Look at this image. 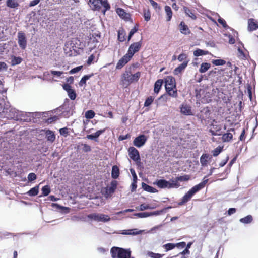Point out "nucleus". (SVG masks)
Returning a JSON list of instances; mask_svg holds the SVG:
<instances>
[{
    "label": "nucleus",
    "mask_w": 258,
    "mask_h": 258,
    "mask_svg": "<svg viewBox=\"0 0 258 258\" xmlns=\"http://www.w3.org/2000/svg\"><path fill=\"white\" fill-rule=\"evenodd\" d=\"M0 113H5L6 117L9 119L28 122L31 121V118L34 117L33 113L20 111L15 108L8 109L2 107L0 108Z\"/></svg>",
    "instance_id": "nucleus-1"
},
{
    "label": "nucleus",
    "mask_w": 258,
    "mask_h": 258,
    "mask_svg": "<svg viewBox=\"0 0 258 258\" xmlns=\"http://www.w3.org/2000/svg\"><path fill=\"white\" fill-rule=\"evenodd\" d=\"M207 176H205L201 182L195 185L190 189L181 198L180 201L178 203L179 206H182L188 202L191 198L198 192L203 189L209 181L207 179Z\"/></svg>",
    "instance_id": "nucleus-2"
},
{
    "label": "nucleus",
    "mask_w": 258,
    "mask_h": 258,
    "mask_svg": "<svg viewBox=\"0 0 258 258\" xmlns=\"http://www.w3.org/2000/svg\"><path fill=\"white\" fill-rule=\"evenodd\" d=\"M75 104L73 102L70 101L69 99L66 98L64 100L63 104L54 110V113L58 114V112H60L59 115L64 118H69L70 116L73 115L75 112Z\"/></svg>",
    "instance_id": "nucleus-3"
},
{
    "label": "nucleus",
    "mask_w": 258,
    "mask_h": 258,
    "mask_svg": "<svg viewBox=\"0 0 258 258\" xmlns=\"http://www.w3.org/2000/svg\"><path fill=\"white\" fill-rule=\"evenodd\" d=\"M88 4L91 10L94 11H101L103 15L111 8L108 0H88Z\"/></svg>",
    "instance_id": "nucleus-4"
},
{
    "label": "nucleus",
    "mask_w": 258,
    "mask_h": 258,
    "mask_svg": "<svg viewBox=\"0 0 258 258\" xmlns=\"http://www.w3.org/2000/svg\"><path fill=\"white\" fill-rule=\"evenodd\" d=\"M142 46V41L132 43L129 47L127 53L122 57L117 64H125L132 58L134 54L138 52Z\"/></svg>",
    "instance_id": "nucleus-5"
},
{
    "label": "nucleus",
    "mask_w": 258,
    "mask_h": 258,
    "mask_svg": "<svg viewBox=\"0 0 258 258\" xmlns=\"http://www.w3.org/2000/svg\"><path fill=\"white\" fill-rule=\"evenodd\" d=\"M77 40L73 39L67 41L64 47V51L68 56H75L80 54L82 49L77 46Z\"/></svg>",
    "instance_id": "nucleus-6"
},
{
    "label": "nucleus",
    "mask_w": 258,
    "mask_h": 258,
    "mask_svg": "<svg viewBox=\"0 0 258 258\" xmlns=\"http://www.w3.org/2000/svg\"><path fill=\"white\" fill-rule=\"evenodd\" d=\"M110 253L112 258H134L132 257L130 249L113 246L110 249Z\"/></svg>",
    "instance_id": "nucleus-7"
},
{
    "label": "nucleus",
    "mask_w": 258,
    "mask_h": 258,
    "mask_svg": "<svg viewBox=\"0 0 258 258\" xmlns=\"http://www.w3.org/2000/svg\"><path fill=\"white\" fill-rule=\"evenodd\" d=\"M154 184L157 185L160 188H167L168 189H171L173 188H178L177 182L173 181V179H170L169 181L164 179H157L154 182Z\"/></svg>",
    "instance_id": "nucleus-8"
},
{
    "label": "nucleus",
    "mask_w": 258,
    "mask_h": 258,
    "mask_svg": "<svg viewBox=\"0 0 258 258\" xmlns=\"http://www.w3.org/2000/svg\"><path fill=\"white\" fill-rule=\"evenodd\" d=\"M136 66H130L128 68H126L125 72L121 76L120 84L124 88H127L131 84V70L132 67H134Z\"/></svg>",
    "instance_id": "nucleus-9"
},
{
    "label": "nucleus",
    "mask_w": 258,
    "mask_h": 258,
    "mask_svg": "<svg viewBox=\"0 0 258 258\" xmlns=\"http://www.w3.org/2000/svg\"><path fill=\"white\" fill-rule=\"evenodd\" d=\"M88 218L97 222H107L110 220L108 215L101 213H91L87 215Z\"/></svg>",
    "instance_id": "nucleus-10"
},
{
    "label": "nucleus",
    "mask_w": 258,
    "mask_h": 258,
    "mask_svg": "<svg viewBox=\"0 0 258 258\" xmlns=\"http://www.w3.org/2000/svg\"><path fill=\"white\" fill-rule=\"evenodd\" d=\"M128 153L130 158L138 165L141 163L139 152L136 148L133 146L130 147L128 148Z\"/></svg>",
    "instance_id": "nucleus-11"
},
{
    "label": "nucleus",
    "mask_w": 258,
    "mask_h": 258,
    "mask_svg": "<svg viewBox=\"0 0 258 258\" xmlns=\"http://www.w3.org/2000/svg\"><path fill=\"white\" fill-rule=\"evenodd\" d=\"M147 137L144 134H140L133 141V144L137 148L143 147L147 141Z\"/></svg>",
    "instance_id": "nucleus-12"
},
{
    "label": "nucleus",
    "mask_w": 258,
    "mask_h": 258,
    "mask_svg": "<svg viewBox=\"0 0 258 258\" xmlns=\"http://www.w3.org/2000/svg\"><path fill=\"white\" fill-rule=\"evenodd\" d=\"M18 43L21 49H25L26 48L27 41L25 33L22 31L18 33Z\"/></svg>",
    "instance_id": "nucleus-13"
},
{
    "label": "nucleus",
    "mask_w": 258,
    "mask_h": 258,
    "mask_svg": "<svg viewBox=\"0 0 258 258\" xmlns=\"http://www.w3.org/2000/svg\"><path fill=\"white\" fill-rule=\"evenodd\" d=\"M145 231L144 230H138L137 228L125 229L120 231L119 234L122 235H128L135 236L139 234H142Z\"/></svg>",
    "instance_id": "nucleus-14"
},
{
    "label": "nucleus",
    "mask_w": 258,
    "mask_h": 258,
    "mask_svg": "<svg viewBox=\"0 0 258 258\" xmlns=\"http://www.w3.org/2000/svg\"><path fill=\"white\" fill-rule=\"evenodd\" d=\"M105 131V129H101L97 130L95 133L87 135L86 138L89 140L94 141L98 142L99 136L103 134Z\"/></svg>",
    "instance_id": "nucleus-15"
},
{
    "label": "nucleus",
    "mask_w": 258,
    "mask_h": 258,
    "mask_svg": "<svg viewBox=\"0 0 258 258\" xmlns=\"http://www.w3.org/2000/svg\"><path fill=\"white\" fill-rule=\"evenodd\" d=\"M116 13L118 16L125 21H128L131 19V15L129 13H126L125 10L121 8L116 9Z\"/></svg>",
    "instance_id": "nucleus-16"
},
{
    "label": "nucleus",
    "mask_w": 258,
    "mask_h": 258,
    "mask_svg": "<svg viewBox=\"0 0 258 258\" xmlns=\"http://www.w3.org/2000/svg\"><path fill=\"white\" fill-rule=\"evenodd\" d=\"M48 146L46 145L45 142H42L41 144H39L37 147V151L42 154V156L46 157V154L45 153L47 152L48 150Z\"/></svg>",
    "instance_id": "nucleus-17"
},
{
    "label": "nucleus",
    "mask_w": 258,
    "mask_h": 258,
    "mask_svg": "<svg viewBox=\"0 0 258 258\" xmlns=\"http://www.w3.org/2000/svg\"><path fill=\"white\" fill-rule=\"evenodd\" d=\"M43 131L45 132L47 141L50 142V143H53L55 141L56 137L54 132L49 129L44 130H43Z\"/></svg>",
    "instance_id": "nucleus-18"
},
{
    "label": "nucleus",
    "mask_w": 258,
    "mask_h": 258,
    "mask_svg": "<svg viewBox=\"0 0 258 258\" xmlns=\"http://www.w3.org/2000/svg\"><path fill=\"white\" fill-rule=\"evenodd\" d=\"M180 112L185 115H192L191 107L187 104H182L180 106Z\"/></svg>",
    "instance_id": "nucleus-19"
},
{
    "label": "nucleus",
    "mask_w": 258,
    "mask_h": 258,
    "mask_svg": "<svg viewBox=\"0 0 258 258\" xmlns=\"http://www.w3.org/2000/svg\"><path fill=\"white\" fill-rule=\"evenodd\" d=\"M165 88L167 94L173 97H177L178 93L176 87L172 86H167L165 85Z\"/></svg>",
    "instance_id": "nucleus-20"
},
{
    "label": "nucleus",
    "mask_w": 258,
    "mask_h": 258,
    "mask_svg": "<svg viewBox=\"0 0 258 258\" xmlns=\"http://www.w3.org/2000/svg\"><path fill=\"white\" fill-rule=\"evenodd\" d=\"M238 69V67L236 65L234 66H228V67L226 68L223 71L224 72L223 73L224 75L225 73H228L229 72L230 74H228L227 76L229 77H232V75L236 74V70Z\"/></svg>",
    "instance_id": "nucleus-21"
},
{
    "label": "nucleus",
    "mask_w": 258,
    "mask_h": 258,
    "mask_svg": "<svg viewBox=\"0 0 258 258\" xmlns=\"http://www.w3.org/2000/svg\"><path fill=\"white\" fill-rule=\"evenodd\" d=\"M142 188L144 191L150 193H156L158 190L152 186L149 185L145 182L142 183Z\"/></svg>",
    "instance_id": "nucleus-22"
},
{
    "label": "nucleus",
    "mask_w": 258,
    "mask_h": 258,
    "mask_svg": "<svg viewBox=\"0 0 258 258\" xmlns=\"http://www.w3.org/2000/svg\"><path fill=\"white\" fill-rule=\"evenodd\" d=\"M190 178V176L189 175L184 174L181 176H178L176 177V178L173 180V181H175L177 182V184L178 185V188L180 186V184L178 183V181H187Z\"/></svg>",
    "instance_id": "nucleus-23"
},
{
    "label": "nucleus",
    "mask_w": 258,
    "mask_h": 258,
    "mask_svg": "<svg viewBox=\"0 0 258 258\" xmlns=\"http://www.w3.org/2000/svg\"><path fill=\"white\" fill-rule=\"evenodd\" d=\"M164 83L162 79H158L154 83V91L155 93L157 94L160 91L162 86Z\"/></svg>",
    "instance_id": "nucleus-24"
},
{
    "label": "nucleus",
    "mask_w": 258,
    "mask_h": 258,
    "mask_svg": "<svg viewBox=\"0 0 258 258\" xmlns=\"http://www.w3.org/2000/svg\"><path fill=\"white\" fill-rule=\"evenodd\" d=\"M120 175V170L119 167L117 165H113L111 170V177L116 179L118 178Z\"/></svg>",
    "instance_id": "nucleus-25"
},
{
    "label": "nucleus",
    "mask_w": 258,
    "mask_h": 258,
    "mask_svg": "<svg viewBox=\"0 0 258 258\" xmlns=\"http://www.w3.org/2000/svg\"><path fill=\"white\" fill-rule=\"evenodd\" d=\"M164 82L165 83V85H166L167 86L176 87L175 78L172 76H168L165 79V81Z\"/></svg>",
    "instance_id": "nucleus-26"
},
{
    "label": "nucleus",
    "mask_w": 258,
    "mask_h": 258,
    "mask_svg": "<svg viewBox=\"0 0 258 258\" xmlns=\"http://www.w3.org/2000/svg\"><path fill=\"white\" fill-rule=\"evenodd\" d=\"M213 15H216V16H217L218 17V22L222 25V26L225 28V29H229L230 30H231V31H233L234 30L231 28L230 27H229V26H228L226 24V22L225 21V20L221 18L220 16H219V15L217 13H214Z\"/></svg>",
    "instance_id": "nucleus-27"
},
{
    "label": "nucleus",
    "mask_w": 258,
    "mask_h": 258,
    "mask_svg": "<svg viewBox=\"0 0 258 258\" xmlns=\"http://www.w3.org/2000/svg\"><path fill=\"white\" fill-rule=\"evenodd\" d=\"M94 76L93 73H91L90 74L85 75H84L81 79L80 80V82H79V85L80 87H82L84 85H86V81L88 80L90 78H91L92 77Z\"/></svg>",
    "instance_id": "nucleus-28"
},
{
    "label": "nucleus",
    "mask_w": 258,
    "mask_h": 258,
    "mask_svg": "<svg viewBox=\"0 0 258 258\" xmlns=\"http://www.w3.org/2000/svg\"><path fill=\"white\" fill-rule=\"evenodd\" d=\"M39 185H37L31 188L29 191L26 192V194L30 197H34L37 196L39 193Z\"/></svg>",
    "instance_id": "nucleus-29"
},
{
    "label": "nucleus",
    "mask_w": 258,
    "mask_h": 258,
    "mask_svg": "<svg viewBox=\"0 0 258 258\" xmlns=\"http://www.w3.org/2000/svg\"><path fill=\"white\" fill-rule=\"evenodd\" d=\"M180 32L183 34L186 35L189 34L190 31L188 26L185 25L184 22L182 21L180 22Z\"/></svg>",
    "instance_id": "nucleus-30"
},
{
    "label": "nucleus",
    "mask_w": 258,
    "mask_h": 258,
    "mask_svg": "<svg viewBox=\"0 0 258 258\" xmlns=\"http://www.w3.org/2000/svg\"><path fill=\"white\" fill-rule=\"evenodd\" d=\"M102 194L106 198L110 197L115 192V191L111 188L110 187H106L102 191Z\"/></svg>",
    "instance_id": "nucleus-31"
},
{
    "label": "nucleus",
    "mask_w": 258,
    "mask_h": 258,
    "mask_svg": "<svg viewBox=\"0 0 258 258\" xmlns=\"http://www.w3.org/2000/svg\"><path fill=\"white\" fill-rule=\"evenodd\" d=\"M164 9L166 13V21H170L172 17V11L171 8L168 6H165Z\"/></svg>",
    "instance_id": "nucleus-32"
},
{
    "label": "nucleus",
    "mask_w": 258,
    "mask_h": 258,
    "mask_svg": "<svg viewBox=\"0 0 258 258\" xmlns=\"http://www.w3.org/2000/svg\"><path fill=\"white\" fill-rule=\"evenodd\" d=\"M248 28L249 31H254L258 28V25L256 22H254L253 19H250L248 20Z\"/></svg>",
    "instance_id": "nucleus-33"
},
{
    "label": "nucleus",
    "mask_w": 258,
    "mask_h": 258,
    "mask_svg": "<svg viewBox=\"0 0 258 258\" xmlns=\"http://www.w3.org/2000/svg\"><path fill=\"white\" fill-rule=\"evenodd\" d=\"M42 195L39 197H46L51 192L50 187L49 185H46L43 186L41 188Z\"/></svg>",
    "instance_id": "nucleus-34"
},
{
    "label": "nucleus",
    "mask_w": 258,
    "mask_h": 258,
    "mask_svg": "<svg viewBox=\"0 0 258 258\" xmlns=\"http://www.w3.org/2000/svg\"><path fill=\"white\" fill-rule=\"evenodd\" d=\"M209 156L207 154H203L200 157V163L203 167L207 166L208 163V159Z\"/></svg>",
    "instance_id": "nucleus-35"
},
{
    "label": "nucleus",
    "mask_w": 258,
    "mask_h": 258,
    "mask_svg": "<svg viewBox=\"0 0 258 258\" xmlns=\"http://www.w3.org/2000/svg\"><path fill=\"white\" fill-rule=\"evenodd\" d=\"M183 10L187 16L191 18L192 20H195L197 18L195 14L190 10L188 8L184 6Z\"/></svg>",
    "instance_id": "nucleus-36"
},
{
    "label": "nucleus",
    "mask_w": 258,
    "mask_h": 258,
    "mask_svg": "<svg viewBox=\"0 0 258 258\" xmlns=\"http://www.w3.org/2000/svg\"><path fill=\"white\" fill-rule=\"evenodd\" d=\"M11 64H19L22 61V58L20 56H15L14 55L11 57Z\"/></svg>",
    "instance_id": "nucleus-37"
},
{
    "label": "nucleus",
    "mask_w": 258,
    "mask_h": 258,
    "mask_svg": "<svg viewBox=\"0 0 258 258\" xmlns=\"http://www.w3.org/2000/svg\"><path fill=\"white\" fill-rule=\"evenodd\" d=\"M141 76V73L137 72L136 73L132 74V71H131V82L132 84L134 82H137Z\"/></svg>",
    "instance_id": "nucleus-38"
},
{
    "label": "nucleus",
    "mask_w": 258,
    "mask_h": 258,
    "mask_svg": "<svg viewBox=\"0 0 258 258\" xmlns=\"http://www.w3.org/2000/svg\"><path fill=\"white\" fill-rule=\"evenodd\" d=\"M253 220V217L251 215H248L243 218L240 219L239 221L243 224H249Z\"/></svg>",
    "instance_id": "nucleus-39"
},
{
    "label": "nucleus",
    "mask_w": 258,
    "mask_h": 258,
    "mask_svg": "<svg viewBox=\"0 0 258 258\" xmlns=\"http://www.w3.org/2000/svg\"><path fill=\"white\" fill-rule=\"evenodd\" d=\"M222 138L224 142H228L232 139L233 135L230 133H224L222 135Z\"/></svg>",
    "instance_id": "nucleus-40"
},
{
    "label": "nucleus",
    "mask_w": 258,
    "mask_h": 258,
    "mask_svg": "<svg viewBox=\"0 0 258 258\" xmlns=\"http://www.w3.org/2000/svg\"><path fill=\"white\" fill-rule=\"evenodd\" d=\"M19 6L18 3L15 0H7V6L11 8H16Z\"/></svg>",
    "instance_id": "nucleus-41"
},
{
    "label": "nucleus",
    "mask_w": 258,
    "mask_h": 258,
    "mask_svg": "<svg viewBox=\"0 0 258 258\" xmlns=\"http://www.w3.org/2000/svg\"><path fill=\"white\" fill-rule=\"evenodd\" d=\"M187 66H178L173 71L175 75H179L183 71Z\"/></svg>",
    "instance_id": "nucleus-42"
},
{
    "label": "nucleus",
    "mask_w": 258,
    "mask_h": 258,
    "mask_svg": "<svg viewBox=\"0 0 258 258\" xmlns=\"http://www.w3.org/2000/svg\"><path fill=\"white\" fill-rule=\"evenodd\" d=\"M208 53V51L203 50L200 49H197L194 52V55L195 56H200L204 55H206Z\"/></svg>",
    "instance_id": "nucleus-43"
},
{
    "label": "nucleus",
    "mask_w": 258,
    "mask_h": 258,
    "mask_svg": "<svg viewBox=\"0 0 258 258\" xmlns=\"http://www.w3.org/2000/svg\"><path fill=\"white\" fill-rule=\"evenodd\" d=\"M134 215L138 218H146L148 217H150V214L149 212H139L136 213L134 214Z\"/></svg>",
    "instance_id": "nucleus-44"
},
{
    "label": "nucleus",
    "mask_w": 258,
    "mask_h": 258,
    "mask_svg": "<svg viewBox=\"0 0 258 258\" xmlns=\"http://www.w3.org/2000/svg\"><path fill=\"white\" fill-rule=\"evenodd\" d=\"M223 146H218L212 151L213 156L214 157L217 156L222 152L223 151Z\"/></svg>",
    "instance_id": "nucleus-45"
},
{
    "label": "nucleus",
    "mask_w": 258,
    "mask_h": 258,
    "mask_svg": "<svg viewBox=\"0 0 258 258\" xmlns=\"http://www.w3.org/2000/svg\"><path fill=\"white\" fill-rule=\"evenodd\" d=\"M125 32L123 30H119L118 31V40L120 42H123L125 40Z\"/></svg>",
    "instance_id": "nucleus-46"
},
{
    "label": "nucleus",
    "mask_w": 258,
    "mask_h": 258,
    "mask_svg": "<svg viewBox=\"0 0 258 258\" xmlns=\"http://www.w3.org/2000/svg\"><path fill=\"white\" fill-rule=\"evenodd\" d=\"M154 99V97H153L152 96H150L148 97L146 99L145 101L144 102V106L145 107L150 106L153 103Z\"/></svg>",
    "instance_id": "nucleus-47"
},
{
    "label": "nucleus",
    "mask_w": 258,
    "mask_h": 258,
    "mask_svg": "<svg viewBox=\"0 0 258 258\" xmlns=\"http://www.w3.org/2000/svg\"><path fill=\"white\" fill-rule=\"evenodd\" d=\"M68 95L70 99L72 100H74L76 98L77 94L75 90L73 89H72L71 90L67 92Z\"/></svg>",
    "instance_id": "nucleus-48"
},
{
    "label": "nucleus",
    "mask_w": 258,
    "mask_h": 258,
    "mask_svg": "<svg viewBox=\"0 0 258 258\" xmlns=\"http://www.w3.org/2000/svg\"><path fill=\"white\" fill-rule=\"evenodd\" d=\"M95 115L94 111L92 110H87L85 113V117L88 119L93 118Z\"/></svg>",
    "instance_id": "nucleus-49"
},
{
    "label": "nucleus",
    "mask_w": 258,
    "mask_h": 258,
    "mask_svg": "<svg viewBox=\"0 0 258 258\" xmlns=\"http://www.w3.org/2000/svg\"><path fill=\"white\" fill-rule=\"evenodd\" d=\"M59 133L61 136L67 137L69 135V128L67 127L61 128L59 130Z\"/></svg>",
    "instance_id": "nucleus-50"
},
{
    "label": "nucleus",
    "mask_w": 258,
    "mask_h": 258,
    "mask_svg": "<svg viewBox=\"0 0 258 258\" xmlns=\"http://www.w3.org/2000/svg\"><path fill=\"white\" fill-rule=\"evenodd\" d=\"M163 247L165 249L166 251L172 250L175 248V243H168L164 244Z\"/></svg>",
    "instance_id": "nucleus-51"
},
{
    "label": "nucleus",
    "mask_w": 258,
    "mask_h": 258,
    "mask_svg": "<svg viewBox=\"0 0 258 258\" xmlns=\"http://www.w3.org/2000/svg\"><path fill=\"white\" fill-rule=\"evenodd\" d=\"M153 207H151L149 204H146L145 203L142 204L140 205L139 208V210L140 211H144L148 209H152Z\"/></svg>",
    "instance_id": "nucleus-52"
},
{
    "label": "nucleus",
    "mask_w": 258,
    "mask_h": 258,
    "mask_svg": "<svg viewBox=\"0 0 258 258\" xmlns=\"http://www.w3.org/2000/svg\"><path fill=\"white\" fill-rule=\"evenodd\" d=\"M144 17L145 19V20L147 22L149 21L150 20L151 18V14L150 12L149 9L144 10Z\"/></svg>",
    "instance_id": "nucleus-53"
},
{
    "label": "nucleus",
    "mask_w": 258,
    "mask_h": 258,
    "mask_svg": "<svg viewBox=\"0 0 258 258\" xmlns=\"http://www.w3.org/2000/svg\"><path fill=\"white\" fill-rule=\"evenodd\" d=\"M97 60V58L95 57L94 54H91L88 58L87 61V64H91L96 62Z\"/></svg>",
    "instance_id": "nucleus-54"
},
{
    "label": "nucleus",
    "mask_w": 258,
    "mask_h": 258,
    "mask_svg": "<svg viewBox=\"0 0 258 258\" xmlns=\"http://www.w3.org/2000/svg\"><path fill=\"white\" fill-rule=\"evenodd\" d=\"M83 66H78L77 67L72 69L69 72L70 74H74L79 72L82 68Z\"/></svg>",
    "instance_id": "nucleus-55"
},
{
    "label": "nucleus",
    "mask_w": 258,
    "mask_h": 258,
    "mask_svg": "<svg viewBox=\"0 0 258 258\" xmlns=\"http://www.w3.org/2000/svg\"><path fill=\"white\" fill-rule=\"evenodd\" d=\"M27 178L29 182H32L37 179V175L34 173L31 172L28 175Z\"/></svg>",
    "instance_id": "nucleus-56"
},
{
    "label": "nucleus",
    "mask_w": 258,
    "mask_h": 258,
    "mask_svg": "<svg viewBox=\"0 0 258 258\" xmlns=\"http://www.w3.org/2000/svg\"><path fill=\"white\" fill-rule=\"evenodd\" d=\"M186 57V55L184 53L181 54L178 56V60H179V61L182 62L183 61V62L181 64H187V62L186 61H184Z\"/></svg>",
    "instance_id": "nucleus-57"
},
{
    "label": "nucleus",
    "mask_w": 258,
    "mask_h": 258,
    "mask_svg": "<svg viewBox=\"0 0 258 258\" xmlns=\"http://www.w3.org/2000/svg\"><path fill=\"white\" fill-rule=\"evenodd\" d=\"M212 64H225V60L221 59H213L212 61Z\"/></svg>",
    "instance_id": "nucleus-58"
},
{
    "label": "nucleus",
    "mask_w": 258,
    "mask_h": 258,
    "mask_svg": "<svg viewBox=\"0 0 258 258\" xmlns=\"http://www.w3.org/2000/svg\"><path fill=\"white\" fill-rule=\"evenodd\" d=\"M81 146H83L82 150L85 153L89 152L91 151V148L90 146L87 144H81Z\"/></svg>",
    "instance_id": "nucleus-59"
},
{
    "label": "nucleus",
    "mask_w": 258,
    "mask_h": 258,
    "mask_svg": "<svg viewBox=\"0 0 258 258\" xmlns=\"http://www.w3.org/2000/svg\"><path fill=\"white\" fill-rule=\"evenodd\" d=\"M50 73L52 75H53V77L57 78L61 76V75H62L63 73V72L62 71L53 70H51L50 71Z\"/></svg>",
    "instance_id": "nucleus-60"
},
{
    "label": "nucleus",
    "mask_w": 258,
    "mask_h": 258,
    "mask_svg": "<svg viewBox=\"0 0 258 258\" xmlns=\"http://www.w3.org/2000/svg\"><path fill=\"white\" fill-rule=\"evenodd\" d=\"M148 255L151 258H161L162 255L159 253H155L153 252L149 251L148 252Z\"/></svg>",
    "instance_id": "nucleus-61"
},
{
    "label": "nucleus",
    "mask_w": 258,
    "mask_h": 258,
    "mask_svg": "<svg viewBox=\"0 0 258 258\" xmlns=\"http://www.w3.org/2000/svg\"><path fill=\"white\" fill-rule=\"evenodd\" d=\"M59 119V117L57 115H54L53 116H51L50 117H49L47 120L46 122L48 123H51Z\"/></svg>",
    "instance_id": "nucleus-62"
},
{
    "label": "nucleus",
    "mask_w": 258,
    "mask_h": 258,
    "mask_svg": "<svg viewBox=\"0 0 258 258\" xmlns=\"http://www.w3.org/2000/svg\"><path fill=\"white\" fill-rule=\"evenodd\" d=\"M164 213V210H157L153 212H150L149 214L150 216H158L159 215H161V214Z\"/></svg>",
    "instance_id": "nucleus-63"
},
{
    "label": "nucleus",
    "mask_w": 258,
    "mask_h": 258,
    "mask_svg": "<svg viewBox=\"0 0 258 258\" xmlns=\"http://www.w3.org/2000/svg\"><path fill=\"white\" fill-rule=\"evenodd\" d=\"M61 206H62L61 205H60L57 203H53L51 204V207H52L53 209L55 211L59 212V211L61 208Z\"/></svg>",
    "instance_id": "nucleus-64"
}]
</instances>
